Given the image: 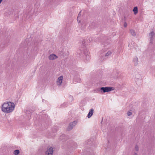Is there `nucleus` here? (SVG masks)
Returning <instances> with one entry per match:
<instances>
[{
    "label": "nucleus",
    "instance_id": "f03ea898",
    "mask_svg": "<svg viewBox=\"0 0 155 155\" xmlns=\"http://www.w3.org/2000/svg\"><path fill=\"white\" fill-rule=\"evenodd\" d=\"M114 89L113 87H101L100 88L99 91L101 93H105L113 90Z\"/></svg>",
    "mask_w": 155,
    "mask_h": 155
},
{
    "label": "nucleus",
    "instance_id": "9b49d317",
    "mask_svg": "<svg viewBox=\"0 0 155 155\" xmlns=\"http://www.w3.org/2000/svg\"><path fill=\"white\" fill-rule=\"evenodd\" d=\"M133 61L134 62V65H137L138 62V59L137 58V57L134 58V59Z\"/></svg>",
    "mask_w": 155,
    "mask_h": 155
},
{
    "label": "nucleus",
    "instance_id": "a211bd4d",
    "mask_svg": "<svg viewBox=\"0 0 155 155\" xmlns=\"http://www.w3.org/2000/svg\"><path fill=\"white\" fill-rule=\"evenodd\" d=\"M82 45H83L84 46H85V40H83L82 41Z\"/></svg>",
    "mask_w": 155,
    "mask_h": 155
},
{
    "label": "nucleus",
    "instance_id": "cd10ccee",
    "mask_svg": "<svg viewBox=\"0 0 155 155\" xmlns=\"http://www.w3.org/2000/svg\"><path fill=\"white\" fill-rule=\"evenodd\" d=\"M80 20H79V22H80Z\"/></svg>",
    "mask_w": 155,
    "mask_h": 155
},
{
    "label": "nucleus",
    "instance_id": "1a4fd4ad",
    "mask_svg": "<svg viewBox=\"0 0 155 155\" xmlns=\"http://www.w3.org/2000/svg\"><path fill=\"white\" fill-rule=\"evenodd\" d=\"M118 74L116 71H114L112 74L113 78H118Z\"/></svg>",
    "mask_w": 155,
    "mask_h": 155
},
{
    "label": "nucleus",
    "instance_id": "39448f33",
    "mask_svg": "<svg viewBox=\"0 0 155 155\" xmlns=\"http://www.w3.org/2000/svg\"><path fill=\"white\" fill-rule=\"evenodd\" d=\"M63 79V77L62 76H60L59 77L56 81V83L57 85L58 86H60L62 82Z\"/></svg>",
    "mask_w": 155,
    "mask_h": 155
},
{
    "label": "nucleus",
    "instance_id": "4468645a",
    "mask_svg": "<svg viewBox=\"0 0 155 155\" xmlns=\"http://www.w3.org/2000/svg\"><path fill=\"white\" fill-rule=\"evenodd\" d=\"M20 151L18 150H16L14 151L13 153L14 155H18Z\"/></svg>",
    "mask_w": 155,
    "mask_h": 155
},
{
    "label": "nucleus",
    "instance_id": "f257e3e1",
    "mask_svg": "<svg viewBox=\"0 0 155 155\" xmlns=\"http://www.w3.org/2000/svg\"><path fill=\"white\" fill-rule=\"evenodd\" d=\"M15 105L12 102L4 103L1 107L2 111L5 113L12 112L14 110Z\"/></svg>",
    "mask_w": 155,
    "mask_h": 155
},
{
    "label": "nucleus",
    "instance_id": "412c9836",
    "mask_svg": "<svg viewBox=\"0 0 155 155\" xmlns=\"http://www.w3.org/2000/svg\"><path fill=\"white\" fill-rule=\"evenodd\" d=\"M85 51V53L87 54V53L88 54V52L87 50H85L84 51H84Z\"/></svg>",
    "mask_w": 155,
    "mask_h": 155
},
{
    "label": "nucleus",
    "instance_id": "423d86ee",
    "mask_svg": "<svg viewBox=\"0 0 155 155\" xmlns=\"http://www.w3.org/2000/svg\"><path fill=\"white\" fill-rule=\"evenodd\" d=\"M149 35V36L150 42L152 43V42L155 35V33L154 32L151 31Z\"/></svg>",
    "mask_w": 155,
    "mask_h": 155
},
{
    "label": "nucleus",
    "instance_id": "4be33fe9",
    "mask_svg": "<svg viewBox=\"0 0 155 155\" xmlns=\"http://www.w3.org/2000/svg\"><path fill=\"white\" fill-rule=\"evenodd\" d=\"M81 11L79 13L78 15V17H79L81 16Z\"/></svg>",
    "mask_w": 155,
    "mask_h": 155
},
{
    "label": "nucleus",
    "instance_id": "b1692460",
    "mask_svg": "<svg viewBox=\"0 0 155 155\" xmlns=\"http://www.w3.org/2000/svg\"><path fill=\"white\" fill-rule=\"evenodd\" d=\"M134 155H138L137 154V153H135L134 154Z\"/></svg>",
    "mask_w": 155,
    "mask_h": 155
},
{
    "label": "nucleus",
    "instance_id": "f3484780",
    "mask_svg": "<svg viewBox=\"0 0 155 155\" xmlns=\"http://www.w3.org/2000/svg\"><path fill=\"white\" fill-rule=\"evenodd\" d=\"M127 115L128 116H130L132 114V113L130 111L127 112Z\"/></svg>",
    "mask_w": 155,
    "mask_h": 155
},
{
    "label": "nucleus",
    "instance_id": "5701e85b",
    "mask_svg": "<svg viewBox=\"0 0 155 155\" xmlns=\"http://www.w3.org/2000/svg\"><path fill=\"white\" fill-rule=\"evenodd\" d=\"M79 17H78H78H77V21H78L79 20Z\"/></svg>",
    "mask_w": 155,
    "mask_h": 155
},
{
    "label": "nucleus",
    "instance_id": "bb28decb",
    "mask_svg": "<svg viewBox=\"0 0 155 155\" xmlns=\"http://www.w3.org/2000/svg\"><path fill=\"white\" fill-rule=\"evenodd\" d=\"M28 15H30V13H28Z\"/></svg>",
    "mask_w": 155,
    "mask_h": 155
},
{
    "label": "nucleus",
    "instance_id": "6ab92c4d",
    "mask_svg": "<svg viewBox=\"0 0 155 155\" xmlns=\"http://www.w3.org/2000/svg\"><path fill=\"white\" fill-rule=\"evenodd\" d=\"M89 42H90L93 41V39L92 38L90 37L89 38Z\"/></svg>",
    "mask_w": 155,
    "mask_h": 155
},
{
    "label": "nucleus",
    "instance_id": "6e6552de",
    "mask_svg": "<svg viewBox=\"0 0 155 155\" xmlns=\"http://www.w3.org/2000/svg\"><path fill=\"white\" fill-rule=\"evenodd\" d=\"M94 110L91 109H90L89 113L87 115V117L88 118H90L92 115L93 114Z\"/></svg>",
    "mask_w": 155,
    "mask_h": 155
},
{
    "label": "nucleus",
    "instance_id": "393cba45",
    "mask_svg": "<svg viewBox=\"0 0 155 155\" xmlns=\"http://www.w3.org/2000/svg\"><path fill=\"white\" fill-rule=\"evenodd\" d=\"M2 0H0V4L1 3V2H2Z\"/></svg>",
    "mask_w": 155,
    "mask_h": 155
},
{
    "label": "nucleus",
    "instance_id": "f8f14e48",
    "mask_svg": "<svg viewBox=\"0 0 155 155\" xmlns=\"http://www.w3.org/2000/svg\"><path fill=\"white\" fill-rule=\"evenodd\" d=\"M133 11L134 12V13L135 15L136 14L138 13V8L137 7H134Z\"/></svg>",
    "mask_w": 155,
    "mask_h": 155
},
{
    "label": "nucleus",
    "instance_id": "ddd939ff",
    "mask_svg": "<svg viewBox=\"0 0 155 155\" xmlns=\"http://www.w3.org/2000/svg\"><path fill=\"white\" fill-rule=\"evenodd\" d=\"M84 54L85 56V58L86 60H88L90 59V56L87 53V54L85 53V51H84Z\"/></svg>",
    "mask_w": 155,
    "mask_h": 155
},
{
    "label": "nucleus",
    "instance_id": "2eb2a0df",
    "mask_svg": "<svg viewBox=\"0 0 155 155\" xmlns=\"http://www.w3.org/2000/svg\"><path fill=\"white\" fill-rule=\"evenodd\" d=\"M111 54V52L110 51H108L105 54L106 56H108L109 55H110Z\"/></svg>",
    "mask_w": 155,
    "mask_h": 155
},
{
    "label": "nucleus",
    "instance_id": "a878e982",
    "mask_svg": "<svg viewBox=\"0 0 155 155\" xmlns=\"http://www.w3.org/2000/svg\"><path fill=\"white\" fill-rule=\"evenodd\" d=\"M80 80H79V81H78L77 82H80Z\"/></svg>",
    "mask_w": 155,
    "mask_h": 155
},
{
    "label": "nucleus",
    "instance_id": "0eeeda50",
    "mask_svg": "<svg viewBox=\"0 0 155 155\" xmlns=\"http://www.w3.org/2000/svg\"><path fill=\"white\" fill-rule=\"evenodd\" d=\"M58 58L57 56L55 54H51L49 57V59L51 60H54Z\"/></svg>",
    "mask_w": 155,
    "mask_h": 155
},
{
    "label": "nucleus",
    "instance_id": "20e7f679",
    "mask_svg": "<svg viewBox=\"0 0 155 155\" xmlns=\"http://www.w3.org/2000/svg\"><path fill=\"white\" fill-rule=\"evenodd\" d=\"M53 152V149L52 147H50L45 152V155H52Z\"/></svg>",
    "mask_w": 155,
    "mask_h": 155
},
{
    "label": "nucleus",
    "instance_id": "9d476101",
    "mask_svg": "<svg viewBox=\"0 0 155 155\" xmlns=\"http://www.w3.org/2000/svg\"><path fill=\"white\" fill-rule=\"evenodd\" d=\"M130 35L134 37L136 35V34L135 31L133 29H130Z\"/></svg>",
    "mask_w": 155,
    "mask_h": 155
},
{
    "label": "nucleus",
    "instance_id": "dca6fc26",
    "mask_svg": "<svg viewBox=\"0 0 155 155\" xmlns=\"http://www.w3.org/2000/svg\"><path fill=\"white\" fill-rule=\"evenodd\" d=\"M135 150L136 151H138V150H139V147H138V146L137 145H136L135 147Z\"/></svg>",
    "mask_w": 155,
    "mask_h": 155
},
{
    "label": "nucleus",
    "instance_id": "aec40b11",
    "mask_svg": "<svg viewBox=\"0 0 155 155\" xmlns=\"http://www.w3.org/2000/svg\"><path fill=\"white\" fill-rule=\"evenodd\" d=\"M127 23L126 22H124V27H126L127 26Z\"/></svg>",
    "mask_w": 155,
    "mask_h": 155
},
{
    "label": "nucleus",
    "instance_id": "7ed1b4c3",
    "mask_svg": "<svg viewBox=\"0 0 155 155\" xmlns=\"http://www.w3.org/2000/svg\"><path fill=\"white\" fill-rule=\"evenodd\" d=\"M77 123L76 121H74L73 122L70 123L68 127V130H70L72 129L74 127L76 124Z\"/></svg>",
    "mask_w": 155,
    "mask_h": 155
}]
</instances>
